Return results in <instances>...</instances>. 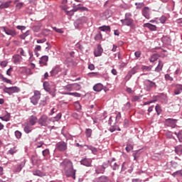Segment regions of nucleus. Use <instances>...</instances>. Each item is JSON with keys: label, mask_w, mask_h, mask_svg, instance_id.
Returning a JSON list of instances; mask_svg holds the SVG:
<instances>
[{"label": "nucleus", "mask_w": 182, "mask_h": 182, "mask_svg": "<svg viewBox=\"0 0 182 182\" xmlns=\"http://www.w3.org/2000/svg\"><path fill=\"white\" fill-rule=\"evenodd\" d=\"M61 164L65 166V176L67 177H72L75 180L76 178V170L73 169V163L69 159H65Z\"/></svg>", "instance_id": "1"}, {"label": "nucleus", "mask_w": 182, "mask_h": 182, "mask_svg": "<svg viewBox=\"0 0 182 182\" xmlns=\"http://www.w3.org/2000/svg\"><path fill=\"white\" fill-rule=\"evenodd\" d=\"M50 73V76H56L58 73H60L62 76H66L68 75V70H66L65 66L56 65L53 68Z\"/></svg>", "instance_id": "2"}, {"label": "nucleus", "mask_w": 182, "mask_h": 182, "mask_svg": "<svg viewBox=\"0 0 182 182\" xmlns=\"http://www.w3.org/2000/svg\"><path fill=\"white\" fill-rule=\"evenodd\" d=\"M132 18V14L131 13H127L125 14V17L124 19H121L120 22L122 24V26H133L134 25V20Z\"/></svg>", "instance_id": "3"}, {"label": "nucleus", "mask_w": 182, "mask_h": 182, "mask_svg": "<svg viewBox=\"0 0 182 182\" xmlns=\"http://www.w3.org/2000/svg\"><path fill=\"white\" fill-rule=\"evenodd\" d=\"M43 86L46 92L50 93V95H52L53 97H55V96H56V94L55 93V92H56V88L54 87L53 85L49 83V82L46 81L43 82Z\"/></svg>", "instance_id": "4"}, {"label": "nucleus", "mask_w": 182, "mask_h": 182, "mask_svg": "<svg viewBox=\"0 0 182 182\" xmlns=\"http://www.w3.org/2000/svg\"><path fill=\"white\" fill-rule=\"evenodd\" d=\"M50 122H52V119L49 118V117H48L46 114L41 115L38 120V124L40 126H43L44 127H46V126L49 125Z\"/></svg>", "instance_id": "5"}, {"label": "nucleus", "mask_w": 182, "mask_h": 182, "mask_svg": "<svg viewBox=\"0 0 182 182\" xmlns=\"http://www.w3.org/2000/svg\"><path fill=\"white\" fill-rule=\"evenodd\" d=\"M17 166L14 168V173H21L23 167H25V164H26V159L22 157L20 159L17 160Z\"/></svg>", "instance_id": "6"}, {"label": "nucleus", "mask_w": 182, "mask_h": 182, "mask_svg": "<svg viewBox=\"0 0 182 182\" xmlns=\"http://www.w3.org/2000/svg\"><path fill=\"white\" fill-rule=\"evenodd\" d=\"M3 90L4 93H7L9 96L14 95V93H19V92H21V89L17 86L10 87H5Z\"/></svg>", "instance_id": "7"}, {"label": "nucleus", "mask_w": 182, "mask_h": 182, "mask_svg": "<svg viewBox=\"0 0 182 182\" xmlns=\"http://www.w3.org/2000/svg\"><path fill=\"white\" fill-rule=\"evenodd\" d=\"M144 86L147 92H150L151 89H157V85L156 82L150 80H146L144 82Z\"/></svg>", "instance_id": "8"}, {"label": "nucleus", "mask_w": 182, "mask_h": 182, "mask_svg": "<svg viewBox=\"0 0 182 182\" xmlns=\"http://www.w3.org/2000/svg\"><path fill=\"white\" fill-rule=\"evenodd\" d=\"M40 99H41V92H39L38 90H34V95L32 97H31V102L33 105H34V106H36Z\"/></svg>", "instance_id": "9"}, {"label": "nucleus", "mask_w": 182, "mask_h": 182, "mask_svg": "<svg viewBox=\"0 0 182 182\" xmlns=\"http://www.w3.org/2000/svg\"><path fill=\"white\" fill-rule=\"evenodd\" d=\"M56 149L58 151H66L68 150V144L65 141H60L57 143Z\"/></svg>", "instance_id": "10"}, {"label": "nucleus", "mask_w": 182, "mask_h": 182, "mask_svg": "<svg viewBox=\"0 0 182 182\" xmlns=\"http://www.w3.org/2000/svg\"><path fill=\"white\" fill-rule=\"evenodd\" d=\"M139 65H136L135 67H134L127 75L126 77L127 79V80H130L132 78V76H133V75H136V73H137V70H139Z\"/></svg>", "instance_id": "11"}, {"label": "nucleus", "mask_w": 182, "mask_h": 182, "mask_svg": "<svg viewBox=\"0 0 182 182\" xmlns=\"http://www.w3.org/2000/svg\"><path fill=\"white\" fill-rule=\"evenodd\" d=\"M12 60L15 65H20L22 61V56L19 54H16L13 55Z\"/></svg>", "instance_id": "12"}, {"label": "nucleus", "mask_w": 182, "mask_h": 182, "mask_svg": "<svg viewBox=\"0 0 182 182\" xmlns=\"http://www.w3.org/2000/svg\"><path fill=\"white\" fill-rule=\"evenodd\" d=\"M102 53H103V48L100 45H98L94 51V55L96 58H97L98 56H102Z\"/></svg>", "instance_id": "13"}, {"label": "nucleus", "mask_w": 182, "mask_h": 182, "mask_svg": "<svg viewBox=\"0 0 182 182\" xmlns=\"http://www.w3.org/2000/svg\"><path fill=\"white\" fill-rule=\"evenodd\" d=\"M49 60V57L48 55H43L39 60V63L41 66H46L48 65V60Z\"/></svg>", "instance_id": "14"}, {"label": "nucleus", "mask_w": 182, "mask_h": 182, "mask_svg": "<svg viewBox=\"0 0 182 182\" xmlns=\"http://www.w3.org/2000/svg\"><path fill=\"white\" fill-rule=\"evenodd\" d=\"M38 117L35 115H31L29 118H28V122L31 124V126H35L36 124V123H38Z\"/></svg>", "instance_id": "15"}, {"label": "nucleus", "mask_w": 182, "mask_h": 182, "mask_svg": "<svg viewBox=\"0 0 182 182\" xmlns=\"http://www.w3.org/2000/svg\"><path fill=\"white\" fill-rule=\"evenodd\" d=\"M80 163L82 166H85L86 167L92 166V160L91 159H87L85 158V159L81 160Z\"/></svg>", "instance_id": "16"}, {"label": "nucleus", "mask_w": 182, "mask_h": 182, "mask_svg": "<svg viewBox=\"0 0 182 182\" xmlns=\"http://www.w3.org/2000/svg\"><path fill=\"white\" fill-rule=\"evenodd\" d=\"M4 31L6 35H10V36H16V31H15V30L4 28Z\"/></svg>", "instance_id": "17"}, {"label": "nucleus", "mask_w": 182, "mask_h": 182, "mask_svg": "<svg viewBox=\"0 0 182 182\" xmlns=\"http://www.w3.org/2000/svg\"><path fill=\"white\" fill-rule=\"evenodd\" d=\"M77 11H80V12H83V11H87L89 9L86 7L77 6L76 7H74L73 9V12H77Z\"/></svg>", "instance_id": "18"}, {"label": "nucleus", "mask_w": 182, "mask_h": 182, "mask_svg": "<svg viewBox=\"0 0 182 182\" xmlns=\"http://www.w3.org/2000/svg\"><path fill=\"white\" fill-rule=\"evenodd\" d=\"M150 9L149 7H144V9L142 10V15L146 18V19H149L150 18Z\"/></svg>", "instance_id": "19"}, {"label": "nucleus", "mask_w": 182, "mask_h": 182, "mask_svg": "<svg viewBox=\"0 0 182 182\" xmlns=\"http://www.w3.org/2000/svg\"><path fill=\"white\" fill-rule=\"evenodd\" d=\"M144 28H148L150 31H157V26L150 23H146L144 24Z\"/></svg>", "instance_id": "20"}, {"label": "nucleus", "mask_w": 182, "mask_h": 182, "mask_svg": "<svg viewBox=\"0 0 182 182\" xmlns=\"http://www.w3.org/2000/svg\"><path fill=\"white\" fill-rule=\"evenodd\" d=\"M103 89V85L102 83H97L93 87V90L95 92H102V90Z\"/></svg>", "instance_id": "21"}, {"label": "nucleus", "mask_w": 182, "mask_h": 182, "mask_svg": "<svg viewBox=\"0 0 182 182\" xmlns=\"http://www.w3.org/2000/svg\"><path fill=\"white\" fill-rule=\"evenodd\" d=\"M32 130H33V127H32V125H30L29 124H27L26 125V127H24V132L27 134L31 133V132H32Z\"/></svg>", "instance_id": "22"}, {"label": "nucleus", "mask_w": 182, "mask_h": 182, "mask_svg": "<svg viewBox=\"0 0 182 182\" xmlns=\"http://www.w3.org/2000/svg\"><path fill=\"white\" fill-rule=\"evenodd\" d=\"M18 53L21 55V56H23L24 58H26L28 53H26V50H23L22 48H19L17 50Z\"/></svg>", "instance_id": "23"}, {"label": "nucleus", "mask_w": 182, "mask_h": 182, "mask_svg": "<svg viewBox=\"0 0 182 182\" xmlns=\"http://www.w3.org/2000/svg\"><path fill=\"white\" fill-rule=\"evenodd\" d=\"M73 86H76V87H80V85L79 84H70V85H68L64 87L65 90H72Z\"/></svg>", "instance_id": "24"}, {"label": "nucleus", "mask_w": 182, "mask_h": 182, "mask_svg": "<svg viewBox=\"0 0 182 182\" xmlns=\"http://www.w3.org/2000/svg\"><path fill=\"white\" fill-rule=\"evenodd\" d=\"M175 153L178 154V156H181L182 154V145H178L175 147Z\"/></svg>", "instance_id": "25"}, {"label": "nucleus", "mask_w": 182, "mask_h": 182, "mask_svg": "<svg viewBox=\"0 0 182 182\" xmlns=\"http://www.w3.org/2000/svg\"><path fill=\"white\" fill-rule=\"evenodd\" d=\"M99 29L102 32H110V26H102L99 27Z\"/></svg>", "instance_id": "26"}, {"label": "nucleus", "mask_w": 182, "mask_h": 182, "mask_svg": "<svg viewBox=\"0 0 182 182\" xmlns=\"http://www.w3.org/2000/svg\"><path fill=\"white\" fill-rule=\"evenodd\" d=\"M163 63L161 62V60H159L157 67L155 68V72H161V70H163Z\"/></svg>", "instance_id": "27"}, {"label": "nucleus", "mask_w": 182, "mask_h": 182, "mask_svg": "<svg viewBox=\"0 0 182 182\" xmlns=\"http://www.w3.org/2000/svg\"><path fill=\"white\" fill-rule=\"evenodd\" d=\"M151 69H153V65H149V66L142 65L141 67L142 72H150Z\"/></svg>", "instance_id": "28"}, {"label": "nucleus", "mask_w": 182, "mask_h": 182, "mask_svg": "<svg viewBox=\"0 0 182 182\" xmlns=\"http://www.w3.org/2000/svg\"><path fill=\"white\" fill-rule=\"evenodd\" d=\"M1 120H3V122H9L11 119V114L7 113L5 116L4 117H0Z\"/></svg>", "instance_id": "29"}, {"label": "nucleus", "mask_w": 182, "mask_h": 182, "mask_svg": "<svg viewBox=\"0 0 182 182\" xmlns=\"http://www.w3.org/2000/svg\"><path fill=\"white\" fill-rule=\"evenodd\" d=\"M105 170H106L105 166H101L100 168H97L95 169V173H97V174H100V173H104Z\"/></svg>", "instance_id": "30"}, {"label": "nucleus", "mask_w": 182, "mask_h": 182, "mask_svg": "<svg viewBox=\"0 0 182 182\" xmlns=\"http://www.w3.org/2000/svg\"><path fill=\"white\" fill-rule=\"evenodd\" d=\"M181 92H182V85H177L174 92L175 95H180Z\"/></svg>", "instance_id": "31"}, {"label": "nucleus", "mask_w": 182, "mask_h": 182, "mask_svg": "<svg viewBox=\"0 0 182 182\" xmlns=\"http://www.w3.org/2000/svg\"><path fill=\"white\" fill-rule=\"evenodd\" d=\"M159 56L158 54H154L151 56V58H149V61L150 62H156V60H157V59H159Z\"/></svg>", "instance_id": "32"}, {"label": "nucleus", "mask_w": 182, "mask_h": 182, "mask_svg": "<svg viewBox=\"0 0 182 182\" xmlns=\"http://www.w3.org/2000/svg\"><path fill=\"white\" fill-rule=\"evenodd\" d=\"M97 182H109V178L107 176H100Z\"/></svg>", "instance_id": "33"}, {"label": "nucleus", "mask_w": 182, "mask_h": 182, "mask_svg": "<svg viewBox=\"0 0 182 182\" xmlns=\"http://www.w3.org/2000/svg\"><path fill=\"white\" fill-rule=\"evenodd\" d=\"M74 107H75V109L77 111L82 109V105H80V103H79V102H75L74 103Z\"/></svg>", "instance_id": "34"}, {"label": "nucleus", "mask_w": 182, "mask_h": 182, "mask_svg": "<svg viewBox=\"0 0 182 182\" xmlns=\"http://www.w3.org/2000/svg\"><path fill=\"white\" fill-rule=\"evenodd\" d=\"M11 5L10 1H7L4 3V4L0 5V9H4V8H9V6Z\"/></svg>", "instance_id": "35"}, {"label": "nucleus", "mask_w": 182, "mask_h": 182, "mask_svg": "<svg viewBox=\"0 0 182 182\" xmlns=\"http://www.w3.org/2000/svg\"><path fill=\"white\" fill-rule=\"evenodd\" d=\"M102 38L103 36L102 35V33H98L95 37V41H100Z\"/></svg>", "instance_id": "36"}, {"label": "nucleus", "mask_w": 182, "mask_h": 182, "mask_svg": "<svg viewBox=\"0 0 182 182\" xmlns=\"http://www.w3.org/2000/svg\"><path fill=\"white\" fill-rule=\"evenodd\" d=\"M85 134L87 137L92 136V129H87L85 131Z\"/></svg>", "instance_id": "37"}, {"label": "nucleus", "mask_w": 182, "mask_h": 182, "mask_svg": "<svg viewBox=\"0 0 182 182\" xmlns=\"http://www.w3.org/2000/svg\"><path fill=\"white\" fill-rule=\"evenodd\" d=\"M155 110L157 114H160L161 113V107H160V105H157L155 107Z\"/></svg>", "instance_id": "38"}, {"label": "nucleus", "mask_w": 182, "mask_h": 182, "mask_svg": "<svg viewBox=\"0 0 182 182\" xmlns=\"http://www.w3.org/2000/svg\"><path fill=\"white\" fill-rule=\"evenodd\" d=\"M137 9H141L144 6V3H135Z\"/></svg>", "instance_id": "39"}, {"label": "nucleus", "mask_w": 182, "mask_h": 182, "mask_svg": "<svg viewBox=\"0 0 182 182\" xmlns=\"http://www.w3.org/2000/svg\"><path fill=\"white\" fill-rule=\"evenodd\" d=\"M177 138L180 143H182V131H179V133L177 134Z\"/></svg>", "instance_id": "40"}, {"label": "nucleus", "mask_w": 182, "mask_h": 182, "mask_svg": "<svg viewBox=\"0 0 182 182\" xmlns=\"http://www.w3.org/2000/svg\"><path fill=\"white\" fill-rule=\"evenodd\" d=\"M67 95H70V96H75V97H80V94L77 92H69Z\"/></svg>", "instance_id": "41"}, {"label": "nucleus", "mask_w": 182, "mask_h": 182, "mask_svg": "<svg viewBox=\"0 0 182 182\" xmlns=\"http://www.w3.org/2000/svg\"><path fill=\"white\" fill-rule=\"evenodd\" d=\"M17 150L16 147L11 148L10 149V150L9 151V154H15V153H16Z\"/></svg>", "instance_id": "42"}, {"label": "nucleus", "mask_w": 182, "mask_h": 182, "mask_svg": "<svg viewBox=\"0 0 182 182\" xmlns=\"http://www.w3.org/2000/svg\"><path fill=\"white\" fill-rule=\"evenodd\" d=\"M15 136H16V139H21V137H22V133L19 131H16Z\"/></svg>", "instance_id": "43"}, {"label": "nucleus", "mask_w": 182, "mask_h": 182, "mask_svg": "<svg viewBox=\"0 0 182 182\" xmlns=\"http://www.w3.org/2000/svg\"><path fill=\"white\" fill-rule=\"evenodd\" d=\"M61 118H62V113H58V114L54 117L55 122H59V120H60Z\"/></svg>", "instance_id": "44"}, {"label": "nucleus", "mask_w": 182, "mask_h": 182, "mask_svg": "<svg viewBox=\"0 0 182 182\" xmlns=\"http://www.w3.org/2000/svg\"><path fill=\"white\" fill-rule=\"evenodd\" d=\"M165 79L166 80H170V82H173V77L170 76L168 74L165 75Z\"/></svg>", "instance_id": "45"}, {"label": "nucleus", "mask_w": 182, "mask_h": 182, "mask_svg": "<svg viewBox=\"0 0 182 182\" xmlns=\"http://www.w3.org/2000/svg\"><path fill=\"white\" fill-rule=\"evenodd\" d=\"M1 80H2V82H5L6 83H9V84L12 83L11 80L4 77V75H3V77L1 78Z\"/></svg>", "instance_id": "46"}, {"label": "nucleus", "mask_w": 182, "mask_h": 182, "mask_svg": "<svg viewBox=\"0 0 182 182\" xmlns=\"http://www.w3.org/2000/svg\"><path fill=\"white\" fill-rule=\"evenodd\" d=\"M42 154L43 157H46V156H49V149H45L42 151Z\"/></svg>", "instance_id": "47"}, {"label": "nucleus", "mask_w": 182, "mask_h": 182, "mask_svg": "<svg viewBox=\"0 0 182 182\" xmlns=\"http://www.w3.org/2000/svg\"><path fill=\"white\" fill-rule=\"evenodd\" d=\"M140 100V97L137 95H134L132 97V102H139Z\"/></svg>", "instance_id": "48"}, {"label": "nucleus", "mask_w": 182, "mask_h": 182, "mask_svg": "<svg viewBox=\"0 0 182 182\" xmlns=\"http://www.w3.org/2000/svg\"><path fill=\"white\" fill-rule=\"evenodd\" d=\"M53 31H55L58 33H63V31H62V29H60V28H58L56 27H53Z\"/></svg>", "instance_id": "49"}, {"label": "nucleus", "mask_w": 182, "mask_h": 182, "mask_svg": "<svg viewBox=\"0 0 182 182\" xmlns=\"http://www.w3.org/2000/svg\"><path fill=\"white\" fill-rule=\"evenodd\" d=\"M159 21L161 23H165L166 21H167V18H166V16H163L159 18Z\"/></svg>", "instance_id": "50"}, {"label": "nucleus", "mask_w": 182, "mask_h": 182, "mask_svg": "<svg viewBox=\"0 0 182 182\" xmlns=\"http://www.w3.org/2000/svg\"><path fill=\"white\" fill-rule=\"evenodd\" d=\"M131 150H133V146L131 144L127 145L126 147V151L127 153H129Z\"/></svg>", "instance_id": "51"}, {"label": "nucleus", "mask_w": 182, "mask_h": 182, "mask_svg": "<svg viewBox=\"0 0 182 182\" xmlns=\"http://www.w3.org/2000/svg\"><path fill=\"white\" fill-rule=\"evenodd\" d=\"M167 122H168L169 123H171V124L174 126L176 125V122H177V120L169 118L167 119Z\"/></svg>", "instance_id": "52"}, {"label": "nucleus", "mask_w": 182, "mask_h": 182, "mask_svg": "<svg viewBox=\"0 0 182 182\" xmlns=\"http://www.w3.org/2000/svg\"><path fill=\"white\" fill-rule=\"evenodd\" d=\"M33 31L34 32H38V31H41V26H34L33 27Z\"/></svg>", "instance_id": "53"}, {"label": "nucleus", "mask_w": 182, "mask_h": 182, "mask_svg": "<svg viewBox=\"0 0 182 182\" xmlns=\"http://www.w3.org/2000/svg\"><path fill=\"white\" fill-rule=\"evenodd\" d=\"M49 33H50V31L49 30L45 29L43 31V35H44V36H48Z\"/></svg>", "instance_id": "54"}, {"label": "nucleus", "mask_w": 182, "mask_h": 182, "mask_svg": "<svg viewBox=\"0 0 182 182\" xmlns=\"http://www.w3.org/2000/svg\"><path fill=\"white\" fill-rule=\"evenodd\" d=\"M14 70V68H10L7 70L6 71V75H8V76H11L12 72Z\"/></svg>", "instance_id": "55"}, {"label": "nucleus", "mask_w": 182, "mask_h": 182, "mask_svg": "<svg viewBox=\"0 0 182 182\" xmlns=\"http://www.w3.org/2000/svg\"><path fill=\"white\" fill-rule=\"evenodd\" d=\"M135 57L136 58V59H139V58H140V56H141V52L140 51H136L134 53Z\"/></svg>", "instance_id": "56"}, {"label": "nucleus", "mask_w": 182, "mask_h": 182, "mask_svg": "<svg viewBox=\"0 0 182 182\" xmlns=\"http://www.w3.org/2000/svg\"><path fill=\"white\" fill-rule=\"evenodd\" d=\"M7 65H8V62L6 61H2L0 63V65L1 66V68H6Z\"/></svg>", "instance_id": "57"}, {"label": "nucleus", "mask_w": 182, "mask_h": 182, "mask_svg": "<svg viewBox=\"0 0 182 182\" xmlns=\"http://www.w3.org/2000/svg\"><path fill=\"white\" fill-rule=\"evenodd\" d=\"M41 50H42V47L41 46H36L34 51L38 52V51H41Z\"/></svg>", "instance_id": "58"}, {"label": "nucleus", "mask_w": 182, "mask_h": 182, "mask_svg": "<svg viewBox=\"0 0 182 182\" xmlns=\"http://www.w3.org/2000/svg\"><path fill=\"white\" fill-rule=\"evenodd\" d=\"M45 42H46V38L37 40V43H45Z\"/></svg>", "instance_id": "59"}, {"label": "nucleus", "mask_w": 182, "mask_h": 182, "mask_svg": "<svg viewBox=\"0 0 182 182\" xmlns=\"http://www.w3.org/2000/svg\"><path fill=\"white\" fill-rule=\"evenodd\" d=\"M173 107L175 110H180L181 109L180 104H178L177 105H173Z\"/></svg>", "instance_id": "60"}, {"label": "nucleus", "mask_w": 182, "mask_h": 182, "mask_svg": "<svg viewBox=\"0 0 182 182\" xmlns=\"http://www.w3.org/2000/svg\"><path fill=\"white\" fill-rule=\"evenodd\" d=\"M112 169L113 170H119V165L116 163L114 164L113 166H112Z\"/></svg>", "instance_id": "61"}, {"label": "nucleus", "mask_w": 182, "mask_h": 182, "mask_svg": "<svg viewBox=\"0 0 182 182\" xmlns=\"http://www.w3.org/2000/svg\"><path fill=\"white\" fill-rule=\"evenodd\" d=\"M88 69H90V70H95V65L93 64H90L88 65Z\"/></svg>", "instance_id": "62"}, {"label": "nucleus", "mask_w": 182, "mask_h": 182, "mask_svg": "<svg viewBox=\"0 0 182 182\" xmlns=\"http://www.w3.org/2000/svg\"><path fill=\"white\" fill-rule=\"evenodd\" d=\"M117 127L114 126H112L111 128H109V132H111V133H113V132H116L117 130Z\"/></svg>", "instance_id": "63"}, {"label": "nucleus", "mask_w": 182, "mask_h": 182, "mask_svg": "<svg viewBox=\"0 0 182 182\" xmlns=\"http://www.w3.org/2000/svg\"><path fill=\"white\" fill-rule=\"evenodd\" d=\"M88 75L90 77H92L93 76H97V75H99V73H90Z\"/></svg>", "instance_id": "64"}]
</instances>
